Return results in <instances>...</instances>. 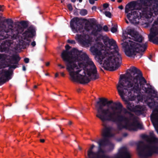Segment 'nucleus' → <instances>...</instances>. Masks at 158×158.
Segmentation results:
<instances>
[{
  "label": "nucleus",
  "mask_w": 158,
  "mask_h": 158,
  "mask_svg": "<svg viewBox=\"0 0 158 158\" xmlns=\"http://www.w3.org/2000/svg\"><path fill=\"white\" fill-rule=\"evenodd\" d=\"M131 76L130 81H128L124 75H121L117 85V88L122 99L127 103V108L134 112L136 114H142L146 110L145 107L140 105L134 106L128 100L133 101L136 99L140 101L142 97L141 93V89L148 94V98L146 101L148 106L151 108L154 107L156 103L153 99L157 92L151 86L147 84L146 80L142 76L140 71L135 67H132L128 70Z\"/></svg>",
  "instance_id": "obj_1"
},
{
  "label": "nucleus",
  "mask_w": 158,
  "mask_h": 158,
  "mask_svg": "<svg viewBox=\"0 0 158 158\" xmlns=\"http://www.w3.org/2000/svg\"><path fill=\"white\" fill-rule=\"evenodd\" d=\"M58 73H56L55 74V77H57L58 76Z\"/></svg>",
  "instance_id": "obj_42"
},
{
  "label": "nucleus",
  "mask_w": 158,
  "mask_h": 158,
  "mask_svg": "<svg viewBox=\"0 0 158 158\" xmlns=\"http://www.w3.org/2000/svg\"><path fill=\"white\" fill-rule=\"evenodd\" d=\"M107 101L106 98H100L96 105V116L103 123L106 121L115 123L119 130L125 129L135 131L143 129L138 117L132 114L129 116L127 115L129 112L120 102H114L113 104L104 108L103 107L107 104Z\"/></svg>",
  "instance_id": "obj_3"
},
{
  "label": "nucleus",
  "mask_w": 158,
  "mask_h": 158,
  "mask_svg": "<svg viewBox=\"0 0 158 158\" xmlns=\"http://www.w3.org/2000/svg\"><path fill=\"white\" fill-rule=\"evenodd\" d=\"M37 87V86L36 85H35L34 86V88H36Z\"/></svg>",
  "instance_id": "obj_49"
},
{
  "label": "nucleus",
  "mask_w": 158,
  "mask_h": 158,
  "mask_svg": "<svg viewBox=\"0 0 158 158\" xmlns=\"http://www.w3.org/2000/svg\"><path fill=\"white\" fill-rule=\"evenodd\" d=\"M72 124V122L71 121H69V122L68 124L70 125Z\"/></svg>",
  "instance_id": "obj_40"
},
{
  "label": "nucleus",
  "mask_w": 158,
  "mask_h": 158,
  "mask_svg": "<svg viewBox=\"0 0 158 158\" xmlns=\"http://www.w3.org/2000/svg\"><path fill=\"white\" fill-rule=\"evenodd\" d=\"M58 66L59 67H60L61 68L64 69L65 68V67L64 66L62 65L61 64H58Z\"/></svg>",
  "instance_id": "obj_32"
},
{
  "label": "nucleus",
  "mask_w": 158,
  "mask_h": 158,
  "mask_svg": "<svg viewBox=\"0 0 158 158\" xmlns=\"http://www.w3.org/2000/svg\"><path fill=\"white\" fill-rule=\"evenodd\" d=\"M122 1V0H118V2H121Z\"/></svg>",
  "instance_id": "obj_47"
},
{
  "label": "nucleus",
  "mask_w": 158,
  "mask_h": 158,
  "mask_svg": "<svg viewBox=\"0 0 158 158\" xmlns=\"http://www.w3.org/2000/svg\"><path fill=\"white\" fill-rule=\"evenodd\" d=\"M112 2H114L115 1V0H111Z\"/></svg>",
  "instance_id": "obj_53"
},
{
  "label": "nucleus",
  "mask_w": 158,
  "mask_h": 158,
  "mask_svg": "<svg viewBox=\"0 0 158 158\" xmlns=\"http://www.w3.org/2000/svg\"><path fill=\"white\" fill-rule=\"evenodd\" d=\"M22 69H23V71H26V67H25V66L24 65H23Z\"/></svg>",
  "instance_id": "obj_35"
},
{
  "label": "nucleus",
  "mask_w": 158,
  "mask_h": 158,
  "mask_svg": "<svg viewBox=\"0 0 158 158\" xmlns=\"http://www.w3.org/2000/svg\"><path fill=\"white\" fill-rule=\"evenodd\" d=\"M148 37L149 41L158 44V18L152 25Z\"/></svg>",
  "instance_id": "obj_11"
},
{
  "label": "nucleus",
  "mask_w": 158,
  "mask_h": 158,
  "mask_svg": "<svg viewBox=\"0 0 158 158\" xmlns=\"http://www.w3.org/2000/svg\"><path fill=\"white\" fill-rule=\"evenodd\" d=\"M71 0L72 2H75L76 1V0Z\"/></svg>",
  "instance_id": "obj_44"
},
{
  "label": "nucleus",
  "mask_w": 158,
  "mask_h": 158,
  "mask_svg": "<svg viewBox=\"0 0 158 158\" xmlns=\"http://www.w3.org/2000/svg\"><path fill=\"white\" fill-rule=\"evenodd\" d=\"M72 49L75 50V49H76L75 48H73Z\"/></svg>",
  "instance_id": "obj_54"
},
{
  "label": "nucleus",
  "mask_w": 158,
  "mask_h": 158,
  "mask_svg": "<svg viewBox=\"0 0 158 158\" xmlns=\"http://www.w3.org/2000/svg\"><path fill=\"white\" fill-rule=\"evenodd\" d=\"M113 103V104L114 103H113V102L112 101H108L107 99V104H111L112 103Z\"/></svg>",
  "instance_id": "obj_29"
},
{
  "label": "nucleus",
  "mask_w": 158,
  "mask_h": 158,
  "mask_svg": "<svg viewBox=\"0 0 158 158\" xmlns=\"http://www.w3.org/2000/svg\"><path fill=\"white\" fill-rule=\"evenodd\" d=\"M148 37L149 41L158 44V18L152 25Z\"/></svg>",
  "instance_id": "obj_12"
},
{
  "label": "nucleus",
  "mask_w": 158,
  "mask_h": 158,
  "mask_svg": "<svg viewBox=\"0 0 158 158\" xmlns=\"http://www.w3.org/2000/svg\"><path fill=\"white\" fill-rule=\"evenodd\" d=\"M117 25H114L112 27L111 31L113 33L117 31Z\"/></svg>",
  "instance_id": "obj_19"
},
{
  "label": "nucleus",
  "mask_w": 158,
  "mask_h": 158,
  "mask_svg": "<svg viewBox=\"0 0 158 158\" xmlns=\"http://www.w3.org/2000/svg\"><path fill=\"white\" fill-rule=\"evenodd\" d=\"M151 119L153 125L158 134V106L151 116Z\"/></svg>",
  "instance_id": "obj_14"
},
{
  "label": "nucleus",
  "mask_w": 158,
  "mask_h": 158,
  "mask_svg": "<svg viewBox=\"0 0 158 158\" xmlns=\"http://www.w3.org/2000/svg\"><path fill=\"white\" fill-rule=\"evenodd\" d=\"M94 0H89V3L91 4H93L94 3Z\"/></svg>",
  "instance_id": "obj_28"
},
{
  "label": "nucleus",
  "mask_w": 158,
  "mask_h": 158,
  "mask_svg": "<svg viewBox=\"0 0 158 158\" xmlns=\"http://www.w3.org/2000/svg\"><path fill=\"white\" fill-rule=\"evenodd\" d=\"M80 14L82 16H85L87 14V11L85 9H81L80 12Z\"/></svg>",
  "instance_id": "obj_18"
},
{
  "label": "nucleus",
  "mask_w": 158,
  "mask_h": 158,
  "mask_svg": "<svg viewBox=\"0 0 158 158\" xmlns=\"http://www.w3.org/2000/svg\"><path fill=\"white\" fill-rule=\"evenodd\" d=\"M78 149L79 150H81V148L80 146H78Z\"/></svg>",
  "instance_id": "obj_45"
},
{
  "label": "nucleus",
  "mask_w": 158,
  "mask_h": 158,
  "mask_svg": "<svg viewBox=\"0 0 158 158\" xmlns=\"http://www.w3.org/2000/svg\"><path fill=\"white\" fill-rule=\"evenodd\" d=\"M118 7L119 9L121 10H122L123 9V6L122 5L119 6Z\"/></svg>",
  "instance_id": "obj_36"
},
{
  "label": "nucleus",
  "mask_w": 158,
  "mask_h": 158,
  "mask_svg": "<svg viewBox=\"0 0 158 158\" xmlns=\"http://www.w3.org/2000/svg\"><path fill=\"white\" fill-rule=\"evenodd\" d=\"M98 62L104 69L110 71L117 69L122 63V57L118 50H91Z\"/></svg>",
  "instance_id": "obj_7"
},
{
  "label": "nucleus",
  "mask_w": 158,
  "mask_h": 158,
  "mask_svg": "<svg viewBox=\"0 0 158 158\" xmlns=\"http://www.w3.org/2000/svg\"><path fill=\"white\" fill-rule=\"evenodd\" d=\"M3 11L2 9V6H0V11Z\"/></svg>",
  "instance_id": "obj_39"
},
{
  "label": "nucleus",
  "mask_w": 158,
  "mask_h": 158,
  "mask_svg": "<svg viewBox=\"0 0 158 158\" xmlns=\"http://www.w3.org/2000/svg\"><path fill=\"white\" fill-rule=\"evenodd\" d=\"M3 57V55L0 54V60H1ZM2 67V62L0 60V69Z\"/></svg>",
  "instance_id": "obj_22"
},
{
  "label": "nucleus",
  "mask_w": 158,
  "mask_h": 158,
  "mask_svg": "<svg viewBox=\"0 0 158 158\" xmlns=\"http://www.w3.org/2000/svg\"><path fill=\"white\" fill-rule=\"evenodd\" d=\"M123 43H122L123 49H146L148 45L146 43L140 44L127 39H129L139 43L141 42L143 38L136 31L130 29L127 33H123Z\"/></svg>",
  "instance_id": "obj_8"
},
{
  "label": "nucleus",
  "mask_w": 158,
  "mask_h": 158,
  "mask_svg": "<svg viewBox=\"0 0 158 158\" xmlns=\"http://www.w3.org/2000/svg\"><path fill=\"white\" fill-rule=\"evenodd\" d=\"M50 64V63L49 62H47L46 63V65L47 66H48Z\"/></svg>",
  "instance_id": "obj_41"
},
{
  "label": "nucleus",
  "mask_w": 158,
  "mask_h": 158,
  "mask_svg": "<svg viewBox=\"0 0 158 158\" xmlns=\"http://www.w3.org/2000/svg\"><path fill=\"white\" fill-rule=\"evenodd\" d=\"M36 45L35 42V41H33L31 43V45L32 46H35Z\"/></svg>",
  "instance_id": "obj_33"
},
{
  "label": "nucleus",
  "mask_w": 158,
  "mask_h": 158,
  "mask_svg": "<svg viewBox=\"0 0 158 158\" xmlns=\"http://www.w3.org/2000/svg\"><path fill=\"white\" fill-rule=\"evenodd\" d=\"M145 50H124V52L128 57L134 58L135 56L140 58Z\"/></svg>",
  "instance_id": "obj_13"
},
{
  "label": "nucleus",
  "mask_w": 158,
  "mask_h": 158,
  "mask_svg": "<svg viewBox=\"0 0 158 158\" xmlns=\"http://www.w3.org/2000/svg\"><path fill=\"white\" fill-rule=\"evenodd\" d=\"M97 31H100L102 30V27L100 26H97Z\"/></svg>",
  "instance_id": "obj_26"
},
{
  "label": "nucleus",
  "mask_w": 158,
  "mask_h": 158,
  "mask_svg": "<svg viewBox=\"0 0 158 158\" xmlns=\"http://www.w3.org/2000/svg\"><path fill=\"white\" fill-rule=\"evenodd\" d=\"M17 67V66L16 65H11L10 67V68H13V69H15Z\"/></svg>",
  "instance_id": "obj_31"
},
{
  "label": "nucleus",
  "mask_w": 158,
  "mask_h": 158,
  "mask_svg": "<svg viewBox=\"0 0 158 158\" xmlns=\"http://www.w3.org/2000/svg\"><path fill=\"white\" fill-rule=\"evenodd\" d=\"M68 8L70 10L72 11L73 10V7L72 6L71 4H69L68 5H67Z\"/></svg>",
  "instance_id": "obj_23"
},
{
  "label": "nucleus",
  "mask_w": 158,
  "mask_h": 158,
  "mask_svg": "<svg viewBox=\"0 0 158 158\" xmlns=\"http://www.w3.org/2000/svg\"><path fill=\"white\" fill-rule=\"evenodd\" d=\"M45 75L46 76H48L49 75V74L48 73H46V74H45Z\"/></svg>",
  "instance_id": "obj_48"
},
{
  "label": "nucleus",
  "mask_w": 158,
  "mask_h": 158,
  "mask_svg": "<svg viewBox=\"0 0 158 158\" xmlns=\"http://www.w3.org/2000/svg\"><path fill=\"white\" fill-rule=\"evenodd\" d=\"M70 26L74 33H81L77 34L75 38L81 46L86 48L91 46L94 41L89 35L84 34L83 26L77 18H74L71 20Z\"/></svg>",
  "instance_id": "obj_9"
},
{
  "label": "nucleus",
  "mask_w": 158,
  "mask_h": 158,
  "mask_svg": "<svg viewBox=\"0 0 158 158\" xmlns=\"http://www.w3.org/2000/svg\"><path fill=\"white\" fill-rule=\"evenodd\" d=\"M29 58H26L24 59V61L26 63H27L29 62Z\"/></svg>",
  "instance_id": "obj_25"
},
{
  "label": "nucleus",
  "mask_w": 158,
  "mask_h": 158,
  "mask_svg": "<svg viewBox=\"0 0 158 158\" xmlns=\"http://www.w3.org/2000/svg\"><path fill=\"white\" fill-rule=\"evenodd\" d=\"M67 42L69 44H76V42L74 40H67Z\"/></svg>",
  "instance_id": "obj_21"
},
{
  "label": "nucleus",
  "mask_w": 158,
  "mask_h": 158,
  "mask_svg": "<svg viewBox=\"0 0 158 158\" xmlns=\"http://www.w3.org/2000/svg\"><path fill=\"white\" fill-rule=\"evenodd\" d=\"M105 15L108 17L110 18L111 17V13L109 11H106L105 12Z\"/></svg>",
  "instance_id": "obj_20"
},
{
  "label": "nucleus",
  "mask_w": 158,
  "mask_h": 158,
  "mask_svg": "<svg viewBox=\"0 0 158 158\" xmlns=\"http://www.w3.org/2000/svg\"><path fill=\"white\" fill-rule=\"evenodd\" d=\"M20 23L22 25H25L26 24V23L24 21H22Z\"/></svg>",
  "instance_id": "obj_34"
},
{
  "label": "nucleus",
  "mask_w": 158,
  "mask_h": 158,
  "mask_svg": "<svg viewBox=\"0 0 158 158\" xmlns=\"http://www.w3.org/2000/svg\"><path fill=\"white\" fill-rule=\"evenodd\" d=\"M6 22L9 23L7 25L3 23H0V40L11 36L12 40H18V48H26L29 45L30 40L29 37H32L35 35V30L30 27L22 34L23 37H20L19 34L23 32L24 28L19 26L14 27L13 22L10 19H7Z\"/></svg>",
  "instance_id": "obj_6"
},
{
  "label": "nucleus",
  "mask_w": 158,
  "mask_h": 158,
  "mask_svg": "<svg viewBox=\"0 0 158 158\" xmlns=\"http://www.w3.org/2000/svg\"><path fill=\"white\" fill-rule=\"evenodd\" d=\"M61 56L66 62L72 80L85 84L99 78L95 65L86 53L79 50H64Z\"/></svg>",
  "instance_id": "obj_2"
},
{
  "label": "nucleus",
  "mask_w": 158,
  "mask_h": 158,
  "mask_svg": "<svg viewBox=\"0 0 158 158\" xmlns=\"http://www.w3.org/2000/svg\"><path fill=\"white\" fill-rule=\"evenodd\" d=\"M103 125L104 127L102 133L103 138L97 141L98 145L97 150L95 152L93 151L95 146L92 144L87 151L86 158H131V154L125 147L121 148L118 152L113 156H110L107 154L106 150L102 147L108 145L110 149L114 148V144L110 141V138L113 136L114 134L112 127H106L104 123Z\"/></svg>",
  "instance_id": "obj_5"
},
{
  "label": "nucleus",
  "mask_w": 158,
  "mask_h": 158,
  "mask_svg": "<svg viewBox=\"0 0 158 158\" xmlns=\"http://www.w3.org/2000/svg\"><path fill=\"white\" fill-rule=\"evenodd\" d=\"M11 72L9 70L2 69L0 71V83H4L9 79Z\"/></svg>",
  "instance_id": "obj_15"
},
{
  "label": "nucleus",
  "mask_w": 158,
  "mask_h": 158,
  "mask_svg": "<svg viewBox=\"0 0 158 158\" xmlns=\"http://www.w3.org/2000/svg\"><path fill=\"white\" fill-rule=\"evenodd\" d=\"M65 49L66 50L70 49L71 48V47L69 45H67L65 46Z\"/></svg>",
  "instance_id": "obj_27"
},
{
  "label": "nucleus",
  "mask_w": 158,
  "mask_h": 158,
  "mask_svg": "<svg viewBox=\"0 0 158 158\" xmlns=\"http://www.w3.org/2000/svg\"><path fill=\"white\" fill-rule=\"evenodd\" d=\"M40 141L41 142L44 143V142L45 140L44 139H40Z\"/></svg>",
  "instance_id": "obj_38"
},
{
  "label": "nucleus",
  "mask_w": 158,
  "mask_h": 158,
  "mask_svg": "<svg viewBox=\"0 0 158 158\" xmlns=\"http://www.w3.org/2000/svg\"><path fill=\"white\" fill-rule=\"evenodd\" d=\"M126 23H128V22L127 20H126Z\"/></svg>",
  "instance_id": "obj_51"
},
{
  "label": "nucleus",
  "mask_w": 158,
  "mask_h": 158,
  "mask_svg": "<svg viewBox=\"0 0 158 158\" xmlns=\"http://www.w3.org/2000/svg\"><path fill=\"white\" fill-rule=\"evenodd\" d=\"M1 50V52H3V50Z\"/></svg>",
  "instance_id": "obj_52"
},
{
  "label": "nucleus",
  "mask_w": 158,
  "mask_h": 158,
  "mask_svg": "<svg viewBox=\"0 0 158 158\" xmlns=\"http://www.w3.org/2000/svg\"><path fill=\"white\" fill-rule=\"evenodd\" d=\"M96 9V7L95 6H94L92 7V10H95Z\"/></svg>",
  "instance_id": "obj_37"
},
{
  "label": "nucleus",
  "mask_w": 158,
  "mask_h": 158,
  "mask_svg": "<svg viewBox=\"0 0 158 158\" xmlns=\"http://www.w3.org/2000/svg\"><path fill=\"white\" fill-rule=\"evenodd\" d=\"M158 0H140V2H131L126 5L125 13L130 22L133 24L138 23L140 20L147 24L152 23L153 13L158 14Z\"/></svg>",
  "instance_id": "obj_4"
},
{
  "label": "nucleus",
  "mask_w": 158,
  "mask_h": 158,
  "mask_svg": "<svg viewBox=\"0 0 158 158\" xmlns=\"http://www.w3.org/2000/svg\"><path fill=\"white\" fill-rule=\"evenodd\" d=\"M57 48L58 49H61L62 48L61 46H59L57 47Z\"/></svg>",
  "instance_id": "obj_43"
},
{
  "label": "nucleus",
  "mask_w": 158,
  "mask_h": 158,
  "mask_svg": "<svg viewBox=\"0 0 158 158\" xmlns=\"http://www.w3.org/2000/svg\"><path fill=\"white\" fill-rule=\"evenodd\" d=\"M11 43V41L9 40L3 41L0 45V49H8Z\"/></svg>",
  "instance_id": "obj_16"
},
{
  "label": "nucleus",
  "mask_w": 158,
  "mask_h": 158,
  "mask_svg": "<svg viewBox=\"0 0 158 158\" xmlns=\"http://www.w3.org/2000/svg\"><path fill=\"white\" fill-rule=\"evenodd\" d=\"M21 59L18 54H15L12 55L11 58L10 63L11 64H17Z\"/></svg>",
  "instance_id": "obj_17"
},
{
  "label": "nucleus",
  "mask_w": 158,
  "mask_h": 158,
  "mask_svg": "<svg viewBox=\"0 0 158 158\" xmlns=\"http://www.w3.org/2000/svg\"><path fill=\"white\" fill-rule=\"evenodd\" d=\"M103 6L104 8H106L108 6V4L107 3L104 4L103 5Z\"/></svg>",
  "instance_id": "obj_30"
},
{
  "label": "nucleus",
  "mask_w": 158,
  "mask_h": 158,
  "mask_svg": "<svg viewBox=\"0 0 158 158\" xmlns=\"http://www.w3.org/2000/svg\"><path fill=\"white\" fill-rule=\"evenodd\" d=\"M79 0V2H82V0Z\"/></svg>",
  "instance_id": "obj_50"
},
{
  "label": "nucleus",
  "mask_w": 158,
  "mask_h": 158,
  "mask_svg": "<svg viewBox=\"0 0 158 158\" xmlns=\"http://www.w3.org/2000/svg\"><path fill=\"white\" fill-rule=\"evenodd\" d=\"M61 75L62 76H64V74L63 73H61Z\"/></svg>",
  "instance_id": "obj_46"
},
{
  "label": "nucleus",
  "mask_w": 158,
  "mask_h": 158,
  "mask_svg": "<svg viewBox=\"0 0 158 158\" xmlns=\"http://www.w3.org/2000/svg\"><path fill=\"white\" fill-rule=\"evenodd\" d=\"M103 30L106 31H108V28L107 26H105L103 27Z\"/></svg>",
  "instance_id": "obj_24"
},
{
  "label": "nucleus",
  "mask_w": 158,
  "mask_h": 158,
  "mask_svg": "<svg viewBox=\"0 0 158 158\" xmlns=\"http://www.w3.org/2000/svg\"><path fill=\"white\" fill-rule=\"evenodd\" d=\"M95 39L94 44L93 47L94 49H99L102 48L103 45L102 42L103 39V42L106 46L110 49H117L118 47L116 42L113 39H110L107 36L102 37L100 35H99L94 37Z\"/></svg>",
  "instance_id": "obj_10"
}]
</instances>
